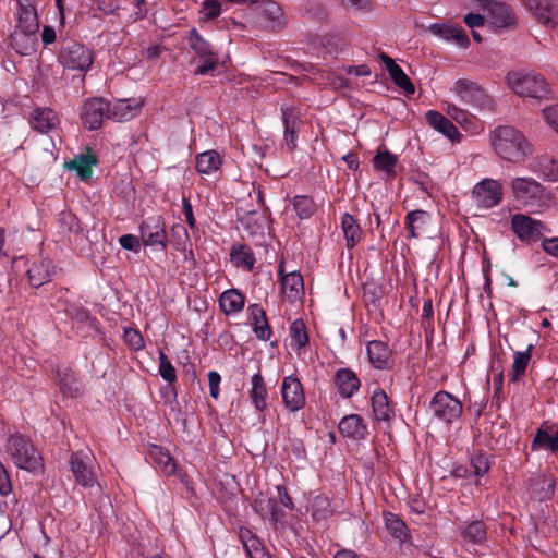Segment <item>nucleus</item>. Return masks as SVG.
<instances>
[{
    "label": "nucleus",
    "mask_w": 558,
    "mask_h": 558,
    "mask_svg": "<svg viewBox=\"0 0 558 558\" xmlns=\"http://www.w3.org/2000/svg\"><path fill=\"white\" fill-rule=\"evenodd\" d=\"M493 150L504 160L519 163L532 154V146L517 129L498 126L489 134Z\"/></svg>",
    "instance_id": "nucleus-1"
},
{
    "label": "nucleus",
    "mask_w": 558,
    "mask_h": 558,
    "mask_svg": "<svg viewBox=\"0 0 558 558\" xmlns=\"http://www.w3.org/2000/svg\"><path fill=\"white\" fill-rule=\"evenodd\" d=\"M513 201L532 211H543L551 203V194L531 177H517L510 181Z\"/></svg>",
    "instance_id": "nucleus-2"
},
{
    "label": "nucleus",
    "mask_w": 558,
    "mask_h": 558,
    "mask_svg": "<svg viewBox=\"0 0 558 558\" xmlns=\"http://www.w3.org/2000/svg\"><path fill=\"white\" fill-rule=\"evenodd\" d=\"M508 86L519 96L543 99L549 95L545 78L533 71H511L507 74Z\"/></svg>",
    "instance_id": "nucleus-3"
},
{
    "label": "nucleus",
    "mask_w": 558,
    "mask_h": 558,
    "mask_svg": "<svg viewBox=\"0 0 558 558\" xmlns=\"http://www.w3.org/2000/svg\"><path fill=\"white\" fill-rule=\"evenodd\" d=\"M5 450L17 468L34 473L43 469V458L40 453L23 435H11L8 438Z\"/></svg>",
    "instance_id": "nucleus-4"
},
{
    "label": "nucleus",
    "mask_w": 558,
    "mask_h": 558,
    "mask_svg": "<svg viewBox=\"0 0 558 558\" xmlns=\"http://www.w3.org/2000/svg\"><path fill=\"white\" fill-rule=\"evenodd\" d=\"M450 92L457 99L478 110H493V100L485 90L474 81L458 78L453 82Z\"/></svg>",
    "instance_id": "nucleus-5"
},
{
    "label": "nucleus",
    "mask_w": 558,
    "mask_h": 558,
    "mask_svg": "<svg viewBox=\"0 0 558 558\" xmlns=\"http://www.w3.org/2000/svg\"><path fill=\"white\" fill-rule=\"evenodd\" d=\"M94 58V51L78 43L64 46L59 53V61L64 69L81 73L90 70Z\"/></svg>",
    "instance_id": "nucleus-6"
},
{
    "label": "nucleus",
    "mask_w": 558,
    "mask_h": 558,
    "mask_svg": "<svg viewBox=\"0 0 558 558\" xmlns=\"http://www.w3.org/2000/svg\"><path fill=\"white\" fill-rule=\"evenodd\" d=\"M461 401L447 391H438L429 402V411L433 417L445 424L457 421L462 413Z\"/></svg>",
    "instance_id": "nucleus-7"
},
{
    "label": "nucleus",
    "mask_w": 558,
    "mask_h": 558,
    "mask_svg": "<svg viewBox=\"0 0 558 558\" xmlns=\"http://www.w3.org/2000/svg\"><path fill=\"white\" fill-rule=\"evenodd\" d=\"M472 198L480 208H493L502 201V185L494 179H483L472 190Z\"/></svg>",
    "instance_id": "nucleus-8"
},
{
    "label": "nucleus",
    "mask_w": 558,
    "mask_h": 558,
    "mask_svg": "<svg viewBox=\"0 0 558 558\" xmlns=\"http://www.w3.org/2000/svg\"><path fill=\"white\" fill-rule=\"evenodd\" d=\"M480 2L487 12V19L494 27L507 28L517 24V16L508 4L495 0H480Z\"/></svg>",
    "instance_id": "nucleus-9"
},
{
    "label": "nucleus",
    "mask_w": 558,
    "mask_h": 558,
    "mask_svg": "<svg viewBox=\"0 0 558 558\" xmlns=\"http://www.w3.org/2000/svg\"><path fill=\"white\" fill-rule=\"evenodd\" d=\"M189 43L194 52L203 59L196 72L201 75L214 70L218 62V57L214 52L211 45L205 40L196 29H192L189 36Z\"/></svg>",
    "instance_id": "nucleus-10"
},
{
    "label": "nucleus",
    "mask_w": 558,
    "mask_h": 558,
    "mask_svg": "<svg viewBox=\"0 0 558 558\" xmlns=\"http://www.w3.org/2000/svg\"><path fill=\"white\" fill-rule=\"evenodd\" d=\"M511 229L519 240L534 242L544 231V225L524 214H515L511 219Z\"/></svg>",
    "instance_id": "nucleus-11"
},
{
    "label": "nucleus",
    "mask_w": 558,
    "mask_h": 558,
    "mask_svg": "<svg viewBox=\"0 0 558 558\" xmlns=\"http://www.w3.org/2000/svg\"><path fill=\"white\" fill-rule=\"evenodd\" d=\"M281 396L286 408L296 412L305 405V395L301 381L295 376H287L282 380Z\"/></svg>",
    "instance_id": "nucleus-12"
},
{
    "label": "nucleus",
    "mask_w": 558,
    "mask_h": 558,
    "mask_svg": "<svg viewBox=\"0 0 558 558\" xmlns=\"http://www.w3.org/2000/svg\"><path fill=\"white\" fill-rule=\"evenodd\" d=\"M141 239L145 246L159 245L166 248L167 233L161 217H149L140 227Z\"/></svg>",
    "instance_id": "nucleus-13"
},
{
    "label": "nucleus",
    "mask_w": 558,
    "mask_h": 558,
    "mask_svg": "<svg viewBox=\"0 0 558 558\" xmlns=\"http://www.w3.org/2000/svg\"><path fill=\"white\" fill-rule=\"evenodd\" d=\"M525 8L546 27L558 24V7L556 0H523Z\"/></svg>",
    "instance_id": "nucleus-14"
},
{
    "label": "nucleus",
    "mask_w": 558,
    "mask_h": 558,
    "mask_svg": "<svg viewBox=\"0 0 558 558\" xmlns=\"http://www.w3.org/2000/svg\"><path fill=\"white\" fill-rule=\"evenodd\" d=\"M105 117L108 118V102L105 99L90 98L84 102L81 118L87 129H99Z\"/></svg>",
    "instance_id": "nucleus-15"
},
{
    "label": "nucleus",
    "mask_w": 558,
    "mask_h": 558,
    "mask_svg": "<svg viewBox=\"0 0 558 558\" xmlns=\"http://www.w3.org/2000/svg\"><path fill=\"white\" fill-rule=\"evenodd\" d=\"M253 507L256 513L264 519H268L275 527L284 525L286 514L279 508L278 500L275 497L259 494L254 499Z\"/></svg>",
    "instance_id": "nucleus-16"
},
{
    "label": "nucleus",
    "mask_w": 558,
    "mask_h": 558,
    "mask_svg": "<svg viewBox=\"0 0 558 558\" xmlns=\"http://www.w3.org/2000/svg\"><path fill=\"white\" fill-rule=\"evenodd\" d=\"M143 101L136 98L117 99L108 102V119L124 122L133 119L140 112Z\"/></svg>",
    "instance_id": "nucleus-17"
},
{
    "label": "nucleus",
    "mask_w": 558,
    "mask_h": 558,
    "mask_svg": "<svg viewBox=\"0 0 558 558\" xmlns=\"http://www.w3.org/2000/svg\"><path fill=\"white\" fill-rule=\"evenodd\" d=\"M71 470L76 482L84 487H93L96 483L92 470V458L87 453L74 452L70 460Z\"/></svg>",
    "instance_id": "nucleus-18"
},
{
    "label": "nucleus",
    "mask_w": 558,
    "mask_h": 558,
    "mask_svg": "<svg viewBox=\"0 0 558 558\" xmlns=\"http://www.w3.org/2000/svg\"><path fill=\"white\" fill-rule=\"evenodd\" d=\"M367 355L375 368L389 369L393 365L391 350L380 340H372L367 343Z\"/></svg>",
    "instance_id": "nucleus-19"
},
{
    "label": "nucleus",
    "mask_w": 558,
    "mask_h": 558,
    "mask_svg": "<svg viewBox=\"0 0 558 558\" xmlns=\"http://www.w3.org/2000/svg\"><path fill=\"white\" fill-rule=\"evenodd\" d=\"M442 108L448 117L460 124L464 131L476 134L482 130L481 123L472 114L454 104L445 102Z\"/></svg>",
    "instance_id": "nucleus-20"
},
{
    "label": "nucleus",
    "mask_w": 558,
    "mask_h": 558,
    "mask_svg": "<svg viewBox=\"0 0 558 558\" xmlns=\"http://www.w3.org/2000/svg\"><path fill=\"white\" fill-rule=\"evenodd\" d=\"M379 59L385 64L386 70L389 73L392 82L401 88L405 94L412 95L415 93V87L411 83L409 76L404 73V71L395 62L392 58L381 52L379 54Z\"/></svg>",
    "instance_id": "nucleus-21"
},
{
    "label": "nucleus",
    "mask_w": 558,
    "mask_h": 558,
    "mask_svg": "<svg viewBox=\"0 0 558 558\" xmlns=\"http://www.w3.org/2000/svg\"><path fill=\"white\" fill-rule=\"evenodd\" d=\"M425 117L428 124L436 131L444 134L453 143L460 142L461 134L458 128L447 117L435 110L427 111Z\"/></svg>",
    "instance_id": "nucleus-22"
},
{
    "label": "nucleus",
    "mask_w": 558,
    "mask_h": 558,
    "mask_svg": "<svg viewBox=\"0 0 558 558\" xmlns=\"http://www.w3.org/2000/svg\"><path fill=\"white\" fill-rule=\"evenodd\" d=\"M222 162V156L216 150H206L195 157V168L201 175H215Z\"/></svg>",
    "instance_id": "nucleus-23"
},
{
    "label": "nucleus",
    "mask_w": 558,
    "mask_h": 558,
    "mask_svg": "<svg viewBox=\"0 0 558 558\" xmlns=\"http://www.w3.org/2000/svg\"><path fill=\"white\" fill-rule=\"evenodd\" d=\"M338 427L342 436L354 440L365 439L367 435V427L363 423V418L357 414L344 416Z\"/></svg>",
    "instance_id": "nucleus-24"
},
{
    "label": "nucleus",
    "mask_w": 558,
    "mask_h": 558,
    "mask_svg": "<svg viewBox=\"0 0 558 558\" xmlns=\"http://www.w3.org/2000/svg\"><path fill=\"white\" fill-rule=\"evenodd\" d=\"M53 274V267L50 260L46 258H38L34 260L31 267L27 269V276L29 283L33 287H41L46 282L51 280Z\"/></svg>",
    "instance_id": "nucleus-25"
},
{
    "label": "nucleus",
    "mask_w": 558,
    "mask_h": 558,
    "mask_svg": "<svg viewBox=\"0 0 558 558\" xmlns=\"http://www.w3.org/2000/svg\"><path fill=\"white\" fill-rule=\"evenodd\" d=\"M247 312L253 324V331L255 336L263 341L269 340L271 336V329L263 307L258 304H251L247 308Z\"/></svg>",
    "instance_id": "nucleus-26"
},
{
    "label": "nucleus",
    "mask_w": 558,
    "mask_h": 558,
    "mask_svg": "<svg viewBox=\"0 0 558 558\" xmlns=\"http://www.w3.org/2000/svg\"><path fill=\"white\" fill-rule=\"evenodd\" d=\"M31 124L38 132L48 133L59 124V118L50 108H36L33 110Z\"/></svg>",
    "instance_id": "nucleus-27"
},
{
    "label": "nucleus",
    "mask_w": 558,
    "mask_h": 558,
    "mask_svg": "<svg viewBox=\"0 0 558 558\" xmlns=\"http://www.w3.org/2000/svg\"><path fill=\"white\" fill-rule=\"evenodd\" d=\"M281 111L284 124V143L289 150H293L296 146L299 133V117L294 109L290 107H282Z\"/></svg>",
    "instance_id": "nucleus-28"
},
{
    "label": "nucleus",
    "mask_w": 558,
    "mask_h": 558,
    "mask_svg": "<svg viewBox=\"0 0 558 558\" xmlns=\"http://www.w3.org/2000/svg\"><path fill=\"white\" fill-rule=\"evenodd\" d=\"M533 171L542 179L556 182L558 181V159L554 156L544 154L538 156L533 165Z\"/></svg>",
    "instance_id": "nucleus-29"
},
{
    "label": "nucleus",
    "mask_w": 558,
    "mask_h": 558,
    "mask_svg": "<svg viewBox=\"0 0 558 558\" xmlns=\"http://www.w3.org/2000/svg\"><path fill=\"white\" fill-rule=\"evenodd\" d=\"M335 384L339 393L344 398L352 397L360 388L359 378L348 368H341L336 373Z\"/></svg>",
    "instance_id": "nucleus-30"
},
{
    "label": "nucleus",
    "mask_w": 558,
    "mask_h": 558,
    "mask_svg": "<svg viewBox=\"0 0 558 558\" xmlns=\"http://www.w3.org/2000/svg\"><path fill=\"white\" fill-rule=\"evenodd\" d=\"M239 538L250 558H271L266 553L260 541L256 537L253 532L246 527H240Z\"/></svg>",
    "instance_id": "nucleus-31"
},
{
    "label": "nucleus",
    "mask_w": 558,
    "mask_h": 558,
    "mask_svg": "<svg viewBox=\"0 0 558 558\" xmlns=\"http://www.w3.org/2000/svg\"><path fill=\"white\" fill-rule=\"evenodd\" d=\"M279 275L281 279V289L282 292L289 299H295L303 291L304 282L300 272L290 271L288 274H283L282 264L279 266Z\"/></svg>",
    "instance_id": "nucleus-32"
},
{
    "label": "nucleus",
    "mask_w": 558,
    "mask_h": 558,
    "mask_svg": "<svg viewBox=\"0 0 558 558\" xmlns=\"http://www.w3.org/2000/svg\"><path fill=\"white\" fill-rule=\"evenodd\" d=\"M245 304L244 295L236 289H229L221 293L219 298L220 310L226 315L240 313Z\"/></svg>",
    "instance_id": "nucleus-33"
},
{
    "label": "nucleus",
    "mask_w": 558,
    "mask_h": 558,
    "mask_svg": "<svg viewBox=\"0 0 558 558\" xmlns=\"http://www.w3.org/2000/svg\"><path fill=\"white\" fill-rule=\"evenodd\" d=\"M149 458L165 475L169 476L175 473L177 464L173 458L170 456L169 451L161 446L150 445Z\"/></svg>",
    "instance_id": "nucleus-34"
},
{
    "label": "nucleus",
    "mask_w": 558,
    "mask_h": 558,
    "mask_svg": "<svg viewBox=\"0 0 558 558\" xmlns=\"http://www.w3.org/2000/svg\"><path fill=\"white\" fill-rule=\"evenodd\" d=\"M250 398L255 409L263 412L267 408L268 391L265 380L260 373H256L251 377Z\"/></svg>",
    "instance_id": "nucleus-35"
},
{
    "label": "nucleus",
    "mask_w": 558,
    "mask_h": 558,
    "mask_svg": "<svg viewBox=\"0 0 558 558\" xmlns=\"http://www.w3.org/2000/svg\"><path fill=\"white\" fill-rule=\"evenodd\" d=\"M97 159L92 154H81L73 160L65 163L69 170L75 171L81 180L86 181L93 174V167L96 166Z\"/></svg>",
    "instance_id": "nucleus-36"
},
{
    "label": "nucleus",
    "mask_w": 558,
    "mask_h": 558,
    "mask_svg": "<svg viewBox=\"0 0 558 558\" xmlns=\"http://www.w3.org/2000/svg\"><path fill=\"white\" fill-rule=\"evenodd\" d=\"M341 229L345 239L348 248H353L363 238V232L356 219L350 214H344L341 218Z\"/></svg>",
    "instance_id": "nucleus-37"
},
{
    "label": "nucleus",
    "mask_w": 558,
    "mask_h": 558,
    "mask_svg": "<svg viewBox=\"0 0 558 558\" xmlns=\"http://www.w3.org/2000/svg\"><path fill=\"white\" fill-rule=\"evenodd\" d=\"M372 409L377 421H389L393 410L389 404L388 397L383 389H376L372 393Z\"/></svg>",
    "instance_id": "nucleus-38"
},
{
    "label": "nucleus",
    "mask_w": 558,
    "mask_h": 558,
    "mask_svg": "<svg viewBox=\"0 0 558 558\" xmlns=\"http://www.w3.org/2000/svg\"><path fill=\"white\" fill-rule=\"evenodd\" d=\"M231 262L244 270H251L255 264V256L247 245L235 244L231 247L230 252Z\"/></svg>",
    "instance_id": "nucleus-39"
},
{
    "label": "nucleus",
    "mask_w": 558,
    "mask_h": 558,
    "mask_svg": "<svg viewBox=\"0 0 558 558\" xmlns=\"http://www.w3.org/2000/svg\"><path fill=\"white\" fill-rule=\"evenodd\" d=\"M19 27L26 40H33L32 36H34L39 28L37 15L33 8L22 10L19 15Z\"/></svg>",
    "instance_id": "nucleus-40"
},
{
    "label": "nucleus",
    "mask_w": 558,
    "mask_h": 558,
    "mask_svg": "<svg viewBox=\"0 0 558 558\" xmlns=\"http://www.w3.org/2000/svg\"><path fill=\"white\" fill-rule=\"evenodd\" d=\"M170 243L174 250L184 254L185 259H187V254H192V252L189 251V246L191 244L190 235L183 225L177 223L172 226L170 231Z\"/></svg>",
    "instance_id": "nucleus-41"
},
{
    "label": "nucleus",
    "mask_w": 558,
    "mask_h": 558,
    "mask_svg": "<svg viewBox=\"0 0 558 558\" xmlns=\"http://www.w3.org/2000/svg\"><path fill=\"white\" fill-rule=\"evenodd\" d=\"M428 213L421 209L408 213L405 216V226L409 230L410 238L415 239L421 235L428 222Z\"/></svg>",
    "instance_id": "nucleus-42"
},
{
    "label": "nucleus",
    "mask_w": 558,
    "mask_h": 558,
    "mask_svg": "<svg viewBox=\"0 0 558 558\" xmlns=\"http://www.w3.org/2000/svg\"><path fill=\"white\" fill-rule=\"evenodd\" d=\"M531 489L539 500L548 499L554 493L555 483L551 476L537 474L531 478Z\"/></svg>",
    "instance_id": "nucleus-43"
},
{
    "label": "nucleus",
    "mask_w": 558,
    "mask_h": 558,
    "mask_svg": "<svg viewBox=\"0 0 558 558\" xmlns=\"http://www.w3.org/2000/svg\"><path fill=\"white\" fill-rule=\"evenodd\" d=\"M462 537L472 544H483L486 541V527L482 521H472L462 530Z\"/></svg>",
    "instance_id": "nucleus-44"
},
{
    "label": "nucleus",
    "mask_w": 558,
    "mask_h": 558,
    "mask_svg": "<svg viewBox=\"0 0 558 558\" xmlns=\"http://www.w3.org/2000/svg\"><path fill=\"white\" fill-rule=\"evenodd\" d=\"M259 14L270 22L272 27L283 24V12L280 5L274 1H265L259 7Z\"/></svg>",
    "instance_id": "nucleus-45"
},
{
    "label": "nucleus",
    "mask_w": 558,
    "mask_h": 558,
    "mask_svg": "<svg viewBox=\"0 0 558 558\" xmlns=\"http://www.w3.org/2000/svg\"><path fill=\"white\" fill-rule=\"evenodd\" d=\"M533 449H547L551 452H556L558 450V430L549 433L547 430L539 429L532 442Z\"/></svg>",
    "instance_id": "nucleus-46"
},
{
    "label": "nucleus",
    "mask_w": 558,
    "mask_h": 558,
    "mask_svg": "<svg viewBox=\"0 0 558 558\" xmlns=\"http://www.w3.org/2000/svg\"><path fill=\"white\" fill-rule=\"evenodd\" d=\"M291 347L294 349H301L308 342V337L304 323L301 319H296L291 324L290 327Z\"/></svg>",
    "instance_id": "nucleus-47"
},
{
    "label": "nucleus",
    "mask_w": 558,
    "mask_h": 558,
    "mask_svg": "<svg viewBox=\"0 0 558 558\" xmlns=\"http://www.w3.org/2000/svg\"><path fill=\"white\" fill-rule=\"evenodd\" d=\"M385 525L389 533L400 539L405 541L407 538V526L401 519L393 513L385 514Z\"/></svg>",
    "instance_id": "nucleus-48"
},
{
    "label": "nucleus",
    "mask_w": 558,
    "mask_h": 558,
    "mask_svg": "<svg viewBox=\"0 0 558 558\" xmlns=\"http://www.w3.org/2000/svg\"><path fill=\"white\" fill-rule=\"evenodd\" d=\"M530 360V350L519 351L514 353L513 363L511 367V379L513 381L518 380V378L525 373Z\"/></svg>",
    "instance_id": "nucleus-49"
},
{
    "label": "nucleus",
    "mask_w": 558,
    "mask_h": 558,
    "mask_svg": "<svg viewBox=\"0 0 558 558\" xmlns=\"http://www.w3.org/2000/svg\"><path fill=\"white\" fill-rule=\"evenodd\" d=\"M293 208L301 219H307L314 214L315 204L310 196L298 195L293 198Z\"/></svg>",
    "instance_id": "nucleus-50"
},
{
    "label": "nucleus",
    "mask_w": 558,
    "mask_h": 558,
    "mask_svg": "<svg viewBox=\"0 0 558 558\" xmlns=\"http://www.w3.org/2000/svg\"><path fill=\"white\" fill-rule=\"evenodd\" d=\"M374 167L380 171L386 173H390L393 171L397 158L395 155L389 151H379L373 159Z\"/></svg>",
    "instance_id": "nucleus-51"
},
{
    "label": "nucleus",
    "mask_w": 558,
    "mask_h": 558,
    "mask_svg": "<svg viewBox=\"0 0 558 558\" xmlns=\"http://www.w3.org/2000/svg\"><path fill=\"white\" fill-rule=\"evenodd\" d=\"M159 374L169 384L174 383L177 379L175 368L163 351H159Z\"/></svg>",
    "instance_id": "nucleus-52"
},
{
    "label": "nucleus",
    "mask_w": 558,
    "mask_h": 558,
    "mask_svg": "<svg viewBox=\"0 0 558 558\" xmlns=\"http://www.w3.org/2000/svg\"><path fill=\"white\" fill-rule=\"evenodd\" d=\"M221 13V3L219 0H204L201 4V20L209 21Z\"/></svg>",
    "instance_id": "nucleus-53"
},
{
    "label": "nucleus",
    "mask_w": 558,
    "mask_h": 558,
    "mask_svg": "<svg viewBox=\"0 0 558 558\" xmlns=\"http://www.w3.org/2000/svg\"><path fill=\"white\" fill-rule=\"evenodd\" d=\"M471 465L476 476L485 475L489 470V462L486 456L478 453L471 459Z\"/></svg>",
    "instance_id": "nucleus-54"
},
{
    "label": "nucleus",
    "mask_w": 558,
    "mask_h": 558,
    "mask_svg": "<svg viewBox=\"0 0 558 558\" xmlns=\"http://www.w3.org/2000/svg\"><path fill=\"white\" fill-rule=\"evenodd\" d=\"M124 339L131 349L137 351L144 347L143 337L138 331L132 328L124 329Z\"/></svg>",
    "instance_id": "nucleus-55"
},
{
    "label": "nucleus",
    "mask_w": 558,
    "mask_h": 558,
    "mask_svg": "<svg viewBox=\"0 0 558 558\" xmlns=\"http://www.w3.org/2000/svg\"><path fill=\"white\" fill-rule=\"evenodd\" d=\"M456 26L450 24H433L430 25L429 29L433 34L446 39L451 40V37L453 36V33L456 32Z\"/></svg>",
    "instance_id": "nucleus-56"
},
{
    "label": "nucleus",
    "mask_w": 558,
    "mask_h": 558,
    "mask_svg": "<svg viewBox=\"0 0 558 558\" xmlns=\"http://www.w3.org/2000/svg\"><path fill=\"white\" fill-rule=\"evenodd\" d=\"M545 122L558 133V106H549L543 109Z\"/></svg>",
    "instance_id": "nucleus-57"
},
{
    "label": "nucleus",
    "mask_w": 558,
    "mask_h": 558,
    "mask_svg": "<svg viewBox=\"0 0 558 558\" xmlns=\"http://www.w3.org/2000/svg\"><path fill=\"white\" fill-rule=\"evenodd\" d=\"M220 383H221L220 374L216 371H210L208 373L209 392H210V397L215 400H217L220 395Z\"/></svg>",
    "instance_id": "nucleus-58"
},
{
    "label": "nucleus",
    "mask_w": 558,
    "mask_h": 558,
    "mask_svg": "<svg viewBox=\"0 0 558 558\" xmlns=\"http://www.w3.org/2000/svg\"><path fill=\"white\" fill-rule=\"evenodd\" d=\"M120 245L128 251L138 252L141 248V242L136 235L124 234L119 238Z\"/></svg>",
    "instance_id": "nucleus-59"
},
{
    "label": "nucleus",
    "mask_w": 558,
    "mask_h": 558,
    "mask_svg": "<svg viewBox=\"0 0 558 558\" xmlns=\"http://www.w3.org/2000/svg\"><path fill=\"white\" fill-rule=\"evenodd\" d=\"M276 490H277V497L279 499L278 502H280L284 508L292 510L294 507V504H293L291 497L289 496L286 487L283 485H277Z\"/></svg>",
    "instance_id": "nucleus-60"
},
{
    "label": "nucleus",
    "mask_w": 558,
    "mask_h": 558,
    "mask_svg": "<svg viewBox=\"0 0 558 558\" xmlns=\"http://www.w3.org/2000/svg\"><path fill=\"white\" fill-rule=\"evenodd\" d=\"M74 378L71 374L64 373L63 377H60V389L63 391V393L73 396V393L76 391V388L73 387Z\"/></svg>",
    "instance_id": "nucleus-61"
},
{
    "label": "nucleus",
    "mask_w": 558,
    "mask_h": 558,
    "mask_svg": "<svg viewBox=\"0 0 558 558\" xmlns=\"http://www.w3.org/2000/svg\"><path fill=\"white\" fill-rule=\"evenodd\" d=\"M12 489L11 481L3 464L0 462V494L7 496Z\"/></svg>",
    "instance_id": "nucleus-62"
},
{
    "label": "nucleus",
    "mask_w": 558,
    "mask_h": 558,
    "mask_svg": "<svg viewBox=\"0 0 558 558\" xmlns=\"http://www.w3.org/2000/svg\"><path fill=\"white\" fill-rule=\"evenodd\" d=\"M182 208H183V215L186 219V222L191 229H194L196 227V220L193 215V208L190 203V201L185 197L182 199Z\"/></svg>",
    "instance_id": "nucleus-63"
},
{
    "label": "nucleus",
    "mask_w": 558,
    "mask_h": 558,
    "mask_svg": "<svg viewBox=\"0 0 558 558\" xmlns=\"http://www.w3.org/2000/svg\"><path fill=\"white\" fill-rule=\"evenodd\" d=\"M542 246L546 253H548L549 255H553L555 257H558V236L545 239L542 242Z\"/></svg>",
    "instance_id": "nucleus-64"
}]
</instances>
